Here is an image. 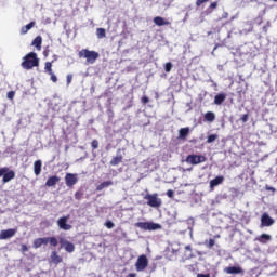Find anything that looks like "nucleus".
<instances>
[{"label": "nucleus", "instance_id": "aec40b11", "mask_svg": "<svg viewBox=\"0 0 277 277\" xmlns=\"http://www.w3.org/2000/svg\"><path fill=\"white\" fill-rule=\"evenodd\" d=\"M154 23L155 25H157L158 27H163V25H170L169 21H166L163 17L161 16H156L154 18Z\"/></svg>", "mask_w": 277, "mask_h": 277}, {"label": "nucleus", "instance_id": "a211bd4d", "mask_svg": "<svg viewBox=\"0 0 277 277\" xmlns=\"http://www.w3.org/2000/svg\"><path fill=\"white\" fill-rule=\"evenodd\" d=\"M41 172H42V160H36L34 162V173L36 176H40Z\"/></svg>", "mask_w": 277, "mask_h": 277}, {"label": "nucleus", "instance_id": "2f4dec72", "mask_svg": "<svg viewBox=\"0 0 277 277\" xmlns=\"http://www.w3.org/2000/svg\"><path fill=\"white\" fill-rule=\"evenodd\" d=\"M206 246L209 249L213 248V246H215V239L210 238L208 242L206 241Z\"/></svg>", "mask_w": 277, "mask_h": 277}, {"label": "nucleus", "instance_id": "c85d7f7f", "mask_svg": "<svg viewBox=\"0 0 277 277\" xmlns=\"http://www.w3.org/2000/svg\"><path fill=\"white\" fill-rule=\"evenodd\" d=\"M96 36L98 39H103L107 36L105 28H97L96 29Z\"/></svg>", "mask_w": 277, "mask_h": 277}, {"label": "nucleus", "instance_id": "3c124183", "mask_svg": "<svg viewBox=\"0 0 277 277\" xmlns=\"http://www.w3.org/2000/svg\"><path fill=\"white\" fill-rule=\"evenodd\" d=\"M223 18H228V13H224Z\"/></svg>", "mask_w": 277, "mask_h": 277}, {"label": "nucleus", "instance_id": "473e14b6", "mask_svg": "<svg viewBox=\"0 0 277 277\" xmlns=\"http://www.w3.org/2000/svg\"><path fill=\"white\" fill-rule=\"evenodd\" d=\"M83 198V193L81 190H78L75 193V199L76 200H81Z\"/></svg>", "mask_w": 277, "mask_h": 277}, {"label": "nucleus", "instance_id": "cd10ccee", "mask_svg": "<svg viewBox=\"0 0 277 277\" xmlns=\"http://www.w3.org/2000/svg\"><path fill=\"white\" fill-rule=\"evenodd\" d=\"M44 70L48 75H52L53 72V62H47L44 66Z\"/></svg>", "mask_w": 277, "mask_h": 277}, {"label": "nucleus", "instance_id": "412c9836", "mask_svg": "<svg viewBox=\"0 0 277 277\" xmlns=\"http://www.w3.org/2000/svg\"><path fill=\"white\" fill-rule=\"evenodd\" d=\"M226 101L225 93H219L214 96V105H222Z\"/></svg>", "mask_w": 277, "mask_h": 277}, {"label": "nucleus", "instance_id": "ddd939ff", "mask_svg": "<svg viewBox=\"0 0 277 277\" xmlns=\"http://www.w3.org/2000/svg\"><path fill=\"white\" fill-rule=\"evenodd\" d=\"M223 272L225 274H240L241 276H243V274H246V271H243V268H241V266H228V267H225L223 269Z\"/></svg>", "mask_w": 277, "mask_h": 277}, {"label": "nucleus", "instance_id": "1a4fd4ad", "mask_svg": "<svg viewBox=\"0 0 277 277\" xmlns=\"http://www.w3.org/2000/svg\"><path fill=\"white\" fill-rule=\"evenodd\" d=\"M68 220H70V215L62 216L57 220V226L61 230H70L72 225L68 224Z\"/></svg>", "mask_w": 277, "mask_h": 277}, {"label": "nucleus", "instance_id": "ea45409f", "mask_svg": "<svg viewBox=\"0 0 277 277\" xmlns=\"http://www.w3.org/2000/svg\"><path fill=\"white\" fill-rule=\"evenodd\" d=\"M248 118H250V116L248 114H245L241 116L240 120H241V122H247Z\"/></svg>", "mask_w": 277, "mask_h": 277}, {"label": "nucleus", "instance_id": "9b49d317", "mask_svg": "<svg viewBox=\"0 0 277 277\" xmlns=\"http://www.w3.org/2000/svg\"><path fill=\"white\" fill-rule=\"evenodd\" d=\"M41 239V246H48V243H50V246H52V248H57L60 240H57V238L55 237H43L40 238Z\"/></svg>", "mask_w": 277, "mask_h": 277}, {"label": "nucleus", "instance_id": "58836bf2", "mask_svg": "<svg viewBox=\"0 0 277 277\" xmlns=\"http://www.w3.org/2000/svg\"><path fill=\"white\" fill-rule=\"evenodd\" d=\"M21 252H29V247H27V245H22Z\"/></svg>", "mask_w": 277, "mask_h": 277}, {"label": "nucleus", "instance_id": "de8ad7c7", "mask_svg": "<svg viewBox=\"0 0 277 277\" xmlns=\"http://www.w3.org/2000/svg\"><path fill=\"white\" fill-rule=\"evenodd\" d=\"M43 55H44V57H49V50H44Z\"/></svg>", "mask_w": 277, "mask_h": 277}, {"label": "nucleus", "instance_id": "79ce46f5", "mask_svg": "<svg viewBox=\"0 0 277 277\" xmlns=\"http://www.w3.org/2000/svg\"><path fill=\"white\" fill-rule=\"evenodd\" d=\"M207 1H209V0H197L196 1L197 8H200V5H202V3H207Z\"/></svg>", "mask_w": 277, "mask_h": 277}, {"label": "nucleus", "instance_id": "7c9ffc66", "mask_svg": "<svg viewBox=\"0 0 277 277\" xmlns=\"http://www.w3.org/2000/svg\"><path fill=\"white\" fill-rule=\"evenodd\" d=\"M217 134H210L208 137H207V143L208 144H213V142H215V140H217Z\"/></svg>", "mask_w": 277, "mask_h": 277}, {"label": "nucleus", "instance_id": "5701e85b", "mask_svg": "<svg viewBox=\"0 0 277 277\" xmlns=\"http://www.w3.org/2000/svg\"><path fill=\"white\" fill-rule=\"evenodd\" d=\"M111 185H114V182H111V181L102 182L101 184H98L96 186V192H103V189H105V187H111Z\"/></svg>", "mask_w": 277, "mask_h": 277}, {"label": "nucleus", "instance_id": "7ed1b4c3", "mask_svg": "<svg viewBox=\"0 0 277 277\" xmlns=\"http://www.w3.org/2000/svg\"><path fill=\"white\" fill-rule=\"evenodd\" d=\"M136 228H140L141 230H161L162 226L159 223H153V222H137L134 224Z\"/></svg>", "mask_w": 277, "mask_h": 277}, {"label": "nucleus", "instance_id": "bb28decb", "mask_svg": "<svg viewBox=\"0 0 277 277\" xmlns=\"http://www.w3.org/2000/svg\"><path fill=\"white\" fill-rule=\"evenodd\" d=\"M122 155H117L113 157V159L110 160V166H119V163H122Z\"/></svg>", "mask_w": 277, "mask_h": 277}, {"label": "nucleus", "instance_id": "393cba45", "mask_svg": "<svg viewBox=\"0 0 277 277\" xmlns=\"http://www.w3.org/2000/svg\"><path fill=\"white\" fill-rule=\"evenodd\" d=\"M32 45L36 47V49H38V51H40L42 49V37L37 36L32 41Z\"/></svg>", "mask_w": 277, "mask_h": 277}, {"label": "nucleus", "instance_id": "4468645a", "mask_svg": "<svg viewBox=\"0 0 277 277\" xmlns=\"http://www.w3.org/2000/svg\"><path fill=\"white\" fill-rule=\"evenodd\" d=\"M77 181H79L77 179V175H75L72 173H67L65 176V183H66L67 187H72V185H77Z\"/></svg>", "mask_w": 277, "mask_h": 277}, {"label": "nucleus", "instance_id": "f3484780", "mask_svg": "<svg viewBox=\"0 0 277 277\" xmlns=\"http://www.w3.org/2000/svg\"><path fill=\"white\" fill-rule=\"evenodd\" d=\"M51 261L54 263V265H60L64 261L60 254H57V251H52L50 255Z\"/></svg>", "mask_w": 277, "mask_h": 277}, {"label": "nucleus", "instance_id": "c756f323", "mask_svg": "<svg viewBox=\"0 0 277 277\" xmlns=\"http://www.w3.org/2000/svg\"><path fill=\"white\" fill-rule=\"evenodd\" d=\"M32 248L35 249L42 248V240L40 238H36L32 242Z\"/></svg>", "mask_w": 277, "mask_h": 277}, {"label": "nucleus", "instance_id": "a18cd8bd", "mask_svg": "<svg viewBox=\"0 0 277 277\" xmlns=\"http://www.w3.org/2000/svg\"><path fill=\"white\" fill-rule=\"evenodd\" d=\"M197 277H211V274H202V273H199L197 274Z\"/></svg>", "mask_w": 277, "mask_h": 277}, {"label": "nucleus", "instance_id": "864d4df0", "mask_svg": "<svg viewBox=\"0 0 277 277\" xmlns=\"http://www.w3.org/2000/svg\"><path fill=\"white\" fill-rule=\"evenodd\" d=\"M214 239H220V235H215V236H214Z\"/></svg>", "mask_w": 277, "mask_h": 277}, {"label": "nucleus", "instance_id": "603ef678", "mask_svg": "<svg viewBox=\"0 0 277 277\" xmlns=\"http://www.w3.org/2000/svg\"><path fill=\"white\" fill-rule=\"evenodd\" d=\"M53 57L54 60L52 61V63L57 61V55H54Z\"/></svg>", "mask_w": 277, "mask_h": 277}, {"label": "nucleus", "instance_id": "4d7b16f0", "mask_svg": "<svg viewBox=\"0 0 277 277\" xmlns=\"http://www.w3.org/2000/svg\"><path fill=\"white\" fill-rule=\"evenodd\" d=\"M275 3H277V0H273Z\"/></svg>", "mask_w": 277, "mask_h": 277}, {"label": "nucleus", "instance_id": "4be33fe9", "mask_svg": "<svg viewBox=\"0 0 277 277\" xmlns=\"http://www.w3.org/2000/svg\"><path fill=\"white\" fill-rule=\"evenodd\" d=\"M255 241H259L260 243H267V241H272V236L267 234H262L258 238H255Z\"/></svg>", "mask_w": 277, "mask_h": 277}, {"label": "nucleus", "instance_id": "a878e982", "mask_svg": "<svg viewBox=\"0 0 277 277\" xmlns=\"http://www.w3.org/2000/svg\"><path fill=\"white\" fill-rule=\"evenodd\" d=\"M205 121L206 122H213L215 120V113L213 111H208L205 114Z\"/></svg>", "mask_w": 277, "mask_h": 277}, {"label": "nucleus", "instance_id": "b1692460", "mask_svg": "<svg viewBox=\"0 0 277 277\" xmlns=\"http://www.w3.org/2000/svg\"><path fill=\"white\" fill-rule=\"evenodd\" d=\"M35 26H36V22H30L26 26H23L21 29L22 36H25V34H27L30 29H34Z\"/></svg>", "mask_w": 277, "mask_h": 277}, {"label": "nucleus", "instance_id": "f257e3e1", "mask_svg": "<svg viewBox=\"0 0 277 277\" xmlns=\"http://www.w3.org/2000/svg\"><path fill=\"white\" fill-rule=\"evenodd\" d=\"M21 66L24 70H31V68L40 66V58H38V54H36V52H29L26 54L23 57Z\"/></svg>", "mask_w": 277, "mask_h": 277}, {"label": "nucleus", "instance_id": "6e6552de", "mask_svg": "<svg viewBox=\"0 0 277 277\" xmlns=\"http://www.w3.org/2000/svg\"><path fill=\"white\" fill-rule=\"evenodd\" d=\"M136 272H144L148 267V258L144 254L140 255L135 263Z\"/></svg>", "mask_w": 277, "mask_h": 277}, {"label": "nucleus", "instance_id": "423d86ee", "mask_svg": "<svg viewBox=\"0 0 277 277\" xmlns=\"http://www.w3.org/2000/svg\"><path fill=\"white\" fill-rule=\"evenodd\" d=\"M186 163H190V166H198L199 163H205L207 161V157L202 155H188L185 159Z\"/></svg>", "mask_w": 277, "mask_h": 277}, {"label": "nucleus", "instance_id": "f704fd0d", "mask_svg": "<svg viewBox=\"0 0 277 277\" xmlns=\"http://www.w3.org/2000/svg\"><path fill=\"white\" fill-rule=\"evenodd\" d=\"M91 146H92L93 150H96V148H98V140H93L91 142Z\"/></svg>", "mask_w": 277, "mask_h": 277}, {"label": "nucleus", "instance_id": "f03ea898", "mask_svg": "<svg viewBox=\"0 0 277 277\" xmlns=\"http://www.w3.org/2000/svg\"><path fill=\"white\" fill-rule=\"evenodd\" d=\"M78 56L80 60L81 58L87 60V64H95L96 60H98V57H101L98 52L90 51L88 49H82L81 51H79Z\"/></svg>", "mask_w": 277, "mask_h": 277}, {"label": "nucleus", "instance_id": "4c0bfd02", "mask_svg": "<svg viewBox=\"0 0 277 277\" xmlns=\"http://www.w3.org/2000/svg\"><path fill=\"white\" fill-rule=\"evenodd\" d=\"M50 77H51V81H52L53 83H57V76H55L54 72L50 74Z\"/></svg>", "mask_w": 277, "mask_h": 277}, {"label": "nucleus", "instance_id": "2eb2a0df", "mask_svg": "<svg viewBox=\"0 0 277 277\" xmlns=\"http://www.w3.org/2000/svg\"><path fill=\"white\" fill-rule=\"evenodd\" d=\"M224 183V175H217L213 180L210 181V192H213L217 185H222Z\"/></svg>", "mask_w": 277, "mask_h": 277}, {"label": "nucleus", "instance_id": "72a5a7b5", "mask_svg": "<svg viewBox=\"0 0 277 277\" xmlns=\"http://www.w3.org/2000/svg\"><path fill=\"white\" fill-rule=\"evenodd\" d=\"M104 226H106V228L111 229V228H114L115 224H114V222L107 220V221L104 223Z\"/></svg>", "mask_w": 277, "mask_h": 277}, {"label": "nucleus", "instance_id": "8fccbe9b", "mask_svg": "<svg viewBox=\"0 0 277 277\" xmlns=\"http://www.w3.org/2000/svg\"><path fill=\"white\" fill-rule=\"evenodd\" d=\"M267 189H268V192H276L275 187H268Z\"/></svg>", "mask_w": 277, "mask_h": 277}, {"label": "nucleus", "instance_id": "c03bdc74", "mask_svg": "<svg viewBox=\"0 0 277 277\" xmlns=\"http://www.w3.org/2000/svg\"><path fill=\"white\" fill-rule=\"evenodd\" d=\"M150 102V100L148 98V96H143L142 97V103L144 104V105H146V103H149Z\"/></svg>", "mask_w": 277, "mask_h": 277}, {"label": "nucleus", "instance_id": "6e6d98bb", "mask_svg": "<svg viewBox=\"0 0 277 277\" xmlns=\"http://www.w3.org/2000/svg\"><path fill=\"white\" fill-rule=\"evenodd\" d=\"M215 49H217V45L214 47V51H215Z\"/></svg>", "mask_w": 277, "mask_h": 277}, {"label": "nucleus", "instance_id": "a19ab883", "mask_svg": "<svg viewBox=\"0 0 277 277\" xmlns=\"http://www.w3.org/2000/svg\"><path fill=\"white\" fill-rule=\"evenodd\" d=\"M167 196L168 198H174V190L172 189L167 190Z\"/></svg>", "mask_w": 277, "mask_h": 277}, {"label": "nucleus", "instance_id": "5fc2aeb1", "mask_svg": "<svg viewBox=\"0 0 277 277\" xmlns=\"http://www.w3.org/2000/svg\"><path fill=\"white\" fill-rule=\"evenodd\" d=\"M263 29H264V31H266V32H267V27H264Z\"/></svg>", "mask_w": 277, "mask_h": 277}, {"label": "nucleus", "instance_id": "dca6fc26", "mask_svg": "<svg viewBox=\"0 0 277 277\" xmlns=\"http://www.w3.org/2000/svg\"><path fill=\"white\" fill-rule=\"evenodd\" d=\"M61 179L57 175L50 176L45 182V187H55L60 183Z\"/></svg>", "mask_w": 277, "mask_h": 277}, {"label": "nucleus", "instance_id": "49530a36", "mask_svg": "<svg viewBox=\"0 0 277 277\" xmlns=\"http://www.w3.org/2000/svg\"><path fill=\"white\" fill-rule=\"evenodd\" d=\"M210 8H211L212 10H215V8H217V2H212V3L210 4Z\"/></svg>", "mask_w": 277, "mask_h": 277}, {"label": "nucleus", "instance_id": "6ab92c4d", "mask_svg": "<svg viewBox=\"0 0 277 277\" xmlns=\"http://www.w3.org/2000/svg\"><path fill=\"white\" fill-rule=\"evenodd\" d=\"M190 130L189 127L181 128L179 130V140H187V135H189Z\"/></svg>", "mask_w": 277, "mask_h": 277}, {"label": "nucleus", "instance_id": "9d476101", "mask_svg": "<svg viewBox=\"0 0 277 277\" xmlns=\"http://www.w3.org/2000/svg\"><path fill=\"white\" fill-rule=\"evenodd\" d=\"M18 233L16 228L2 229L0 232V241H4L5 239H12Z\"/></svg>", "mask_w": 277, "mask_h": 277}, {"label": "nucleus", "instance_id": "c9c22d12", "mask_svg": "<svg viewBox=\"0 0 277 277\" xmlns=\"http://www.w3.org/2000/svg\"><path fill=\"white\" fill-rule=\"evenodd\" d=\"M164 70L166 72H170L172 70V63H166Z\"/></svg>", "mask_w": 277, "mask_h": 277}, {"label": "nucleus", "instance_id": "39448f33", "mask_svg": "<svg viewBox=\"0 0 277 277\" xmlns=\"http://www.w3.org/2000/svg\"><path fill=\"white\" fill-rule=\"evenodd\" d=\"M2 177V183H10V181H12L13 179L16 177V172H14L13 170H10V168L8 167H3L0 169V179Z\"/></svg>", "mask_w": 277, "mask_h": 277}, {"label": "nucleus", "instance_id": "f8f14e48", "mask_svg": "<svg viewBox=\"0 0 277 277\" xmlns=\"http://www.w3.org/2000/svg\"><path fill=\"white\" fill-rule=\"evenodd\" d=\"M60 243H61V248H64V250L66 252H69V253L75 252V243H72L64 238L60 239Z\"/></svg>", "mask_w": 277, "mask_h": 277}, {"label": "nucleus", "instance_id": "0eeeda50", "mask_svg": "<svg viewBox=\"0 0 277 277\" xmlns=\"http://www.w3.org/2000/svg\"><path fill=\"white\" fill-rule=\"evenodd\" d=\"M260 222H261V228L274 226V224H276V221L272 219V216H269L267 212H264L261 215Z\"/></svg>", "mask_w": 277, "mask_h": 277}, {"label": "nucleus", "instance_id": "09e8293b", "mask_svg": "<svg viewBox=\"0 0 277 277\" xmlns=\"http://www.w3.org/2000/svg\"><path fill=\"white\" fill-rule=\"evenodd\" d=\"M128 277H137V274H135V273H130V274L128 275Z\"/></svg>", "mask_w": 277, "mask_h": 277}, {"label": "nucleus", "instance_id": "20e7f679", "mask_svg": "<svg viewBox=\"0 0 277 277\" xmlns=\"http://www.w3.org/2000/svg\"><path fill=\"white\" fill-rule=\"evenodd\" d=\"M145 200H147L148 207H153L154 209H159L163 202L161 201V198H159V195L157 193L150 195L147 194L144 197Z\"/></svg>", "mask_w": 277, "mask_h": 277}, {"label": "nucleus", "instance_id": "e433bc0d", "mask_svg": "<svg viewBox=\"0 0 277 277\" xmlns=\"http://www.w3.org/2000/svg\"><path fill=\"white\" fill-rule=\"evenodd\" d=\"M15 94H16V93H15L14 91H10V92H8L6 96H8V98H9L10 101H12V100H14Z\"/></svg>", "mask_w": 277, "mask_h": 277}, {"label": "nucleus", "instance_id": "37998d69", "mask_svg": "<svg viewBox=\"0 0 277 277\" xmlns=\"http://www.w3.org/2000/svg\"><path fill=\"white\" fill-rule=\"evenodd\" d=\"M72 83V75H67V85H70Z\"/></svg>", "mask_w": 277, "mask_h": 277}]
</instances>
